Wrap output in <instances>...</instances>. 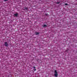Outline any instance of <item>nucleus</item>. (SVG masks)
Wrapping results in <instances>:
<instances>
[{
	"mask_svg": "<svg viewBox=\"0 0 77 77\" xmlns=\"http://www.w3.org/2000/svg\"><path fill=\"white\" fill-rule=\"evenodd\" d=\"M54 72H55V73L54 74V76H55V77H57V75H58V74H57V71H56V70H55Z\"/></svg>",
	"mask_w": 77,
	"mask_h": 77,
	"instance_id": "obj_1",
	"label": "nucleus"
},
{
	"mask_svg": "<svg viewBox=\"0 0 77 77\" xmlns=\"http://www.w3.org/2000/svg\"><path fill=\"white\" fill-rule=\"evenodd\" d=\"M5 45L6 47H8V43H7V42H5Z\"/></svg>",
	"mask_w": 77,
	"mask_h": 77,
	"instance_id": "obj_2",
	"label": "nucleus"
},
{
	"mask_svg": "<svg viewBox=\"0 0 77 77\" xmlns=\"http://www.w3.org/2000/svg\"><path fill=\"white\" fill-rule=\"evenodd\" d=\"M18 15V13H16V14H14V17H17Z\"/></svg>",
	"mask_w": 77,
	"mask_h": 77,
	"instance_id": "obj_3",
	"label": "nucleus"
},
{
	"mask_svg": "<svg viewBox=\"0 0 77 77\" xmlns=\"http://www.w3.org/2000/svg\"><path fill=\"white\" fill-rule=\"evenodd\" d=\"M47 25H46L45 24L43 25V27H47Z\"/></svg>",
	"mask_w": 77,
	"mask_h": 77,
	"instance_id": "obj_4",
	"label": "nucleus"
},
{
	"mask_svg": "<svg viewBox=\"0 0 77 77\" xmlns=\"http://www.w3.org/2000/svg\"><path fill=\"white\" fill-rule=\"evenodd\" d=\"M35 35H39V32H35Z\"/></svg>",
	"mask_w": 77,
	"mask_h": 77,
	"instance_id": "obj_5",
	"label": "nucleus"
},
{
	"mask_svg": "<svg viewBox=\"0 0 77 77\" xmlns=\"http://www.w3.org/2000/svg\"><path fill=\"white\" fill-rule=\"evenodd\" d=\"M33 68H34V71H36V69H35V66H33Z\"/></svg>",
	"mask_w": 77,
	"mask_h": 77,
	"instance_id": "obj_6",
	"label": "nucleus"
},
{
	"mask_svg": "<svg viewBox=\"0 0 77 77\" xmlns=\"http://www.w3.org/2000/svg\"><path fill=\"white\" fill-rule=\"evenodd\" d=\"M65 5H66V6H68V4H67V3H65Z\"/></svg>",
	"mask_w": 77,
	"mask_h": 77,
	"instance_id": "obj_7",
	"label": "nucleus"
},
{
	"mask_svg": "<svg viewBox=\"0 0 77 77\" xmlns=\"http://www.w3.org/2000/svg\"><path fill=\"white\" fill-rule=\"evenodd\" d=\"M60 3V2H57V4H59Z\"/></svg>",
	"mask_w": 77,
	"mask_h": 77,
	"instance_id": "obj_8",
	"label": "nucleus"
},
{
	"mask_svg": "<svg viewBox=\"0 0 77 77\" xmlns=\"http://www.w3.org/2000/svg\"><path fill=\"white\" fill-rule=\"evenodd\" d=\"M25 9H26V10L28 9L26 7L25 8Z\"/></svg>",
	"mask_w": 77,
	"mask_h": 77,
	"instance_id": "obj_9",
	"label": "nucleus"
},
{
	"mask_svg": "<svg viewBox=\"0 0 77 77\" xmlns=\"http://www.w3.org/2000/svg\"><path fill=\"white\" fill-rule=\"evenodd\" d=\"M8 0H4V2H7Z\"/></svg>",
	"mask_w": 77,
	"mask_h": 77,
	"instance_id": "obj_10",
	"label": "nucleus"
},
{
	"mask_svg": "<svg viewBox=\"0 0 77 77\" xmlns=\"http://www.w3.org/2000/svg\"><path fill=\"white\" fill-rule=\"evenodd\" d=\"M45 15H46V16L48 15V14H46Z\"/></svg>",
	"mask_w": 77,
	"mask_h": 77,
	"instance_id": "obj_11",
	"label": "nucleus"
}]
</instances>
